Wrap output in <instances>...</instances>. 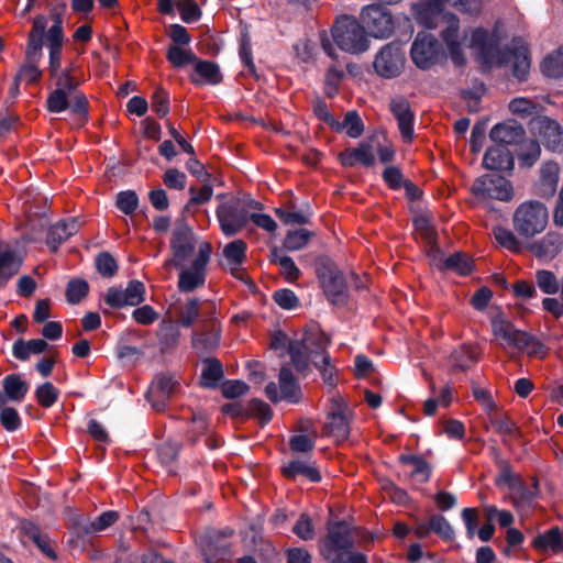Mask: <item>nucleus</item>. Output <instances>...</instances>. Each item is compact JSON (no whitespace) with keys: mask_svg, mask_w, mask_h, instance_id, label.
Here are the masks:
<instances>
[{"mask_svg":"<svg viewBox=\"0 0 563 563\" xmlns=\"http://www.w3.org/2000/svg\"><path fill=\"white\" fill-rule=\"evenodd\" d=\"M76 65L68 64L58 75L54 76L55 89L48 95L46 108L52 113L69 110L76 115L78 123H84L88 117V100L78 89L79 80L75 76Z\"/></svg>","mask_w":563,"mask_h":563,"instance_id":"obj_1","label":"nucleus"},{"mask_svg":"<svg viewBox=\"0 0 563 563\" xmlns=\"http://www.w3.org/2000/svg\"><path fill=\"white\" fill-rule=\"evenodd\" d=\"M329 344L330 339L323 332L316 331L307 334L301 342L289 344V354L298 372H306L312 363L320 371L323 382L333 386L335 368L327 353Z\"/></svg>","mask_w":563,"mask_h":563,"instance_id":"obj_2","label":"nucleus"},{"mask_svg":"<svg viewBox=\"0 0 563 563\" xmlns=\"http://www.w3.org/2000/svg\"><path fill=\"white\" fill-rule=\"evenodd\" d=\"M47 26V20L44 15H37L33 20V25L29 32L25 48L24 62L20 66L15 77L14 85L19 82L35 84L42 77V70L38 64L42 59L43 36Z\"/></svg>","mask_w":563,"mask_h":563,"instance_id":"obj_3","label":"nucleus"},{"mask_svg":"<svg viewBox=\"0 0 563 563\" xmlns=\"http://www.w3.org/2000/svg\"><path fill=\"white\" fill-rule=\"evenodd\" d=\"M530 132L537 142H530V153L527 158L537 161L540 156L542 144L551 152L563 151V128L560 123L549 117H537L530 121Z\"/></svg>","mask_w":563,"mask_h":563,"instance_id":"obj_4","label":"nucleus"},{"mask_svg":"<svg viewBox=\"0 0 563 563\" xmlns=\"http://www.w3.org/2000/svg\"><path fill=\"white\" fill-rule=\"evenodd\" d=\"M261 205L254 200L231 197L219 205L217 218L221 231L227 236L239 233L250 220V209L260 208Z\"/></svg>","mask_w":563,"mask_h":563,"instance_id":"obj_5","label":"nucleus"},{"mask_svg":"<svg viewBox=\"0 0 563 563\" xmlns=\"http://www.w3.org/2000/svg\"><path fill=\"white\" fill-rule=\"evenodd\" d=\"M548 221V208L538 200H528L520 203L512 216L514 229L523 238H532L543 232Z\"/></svg>","mask_w":563,"mask_h":563,"instance_id":"obj_6","label":"nucleus"},{"mask_svg":"<svg viewBox=\"0 0 563 563\" xmlns=\"http://www.w3.org/2000/svg\"><path fill=\"white\" fill-rule=\"evenodd\" d=\"M332 37L342 51L350 54H360L368 48L364 26L353 16L338 19L332 27Z\"/></svg>","mask_w":563,"mask_h":563,"instance_id":"obj_7","label":"nucleus"},{"mask_svg":"<svg viewBox=\"0 0 563 563\" xmlns=\"http://www.w3.org/2000/svg\"><path fill=\"white\" fill-rule=\"evenodd\" d=\"M212 254V246L202 240L198 244V254L188 267H179L178 289L183 292H191L202 287L206 283L207 265Z\"/></svg>","mask_w":563,"mask_h":563,"instance_id":"obj_8","label":"nucleus"},{"mask_svg":"<svg viewBox=\"0 0 563 563\" xmlns=\"http://www.w3.org/2000/svg\"><path fill=\"white\" fill-rule=\"evenodd\" d=\"M199 241L191 230L186 224H178L170 238V256L163 265L164 268L169 269L172 266L183 267L184 264L198 251Z\"/></svg>","mask_w":563,"mask_h":563,"instance_id":"obj_9","label":"nucleus"},{"mask_svg":"<svg viewBox=\"0 0 563 563\" xmlns=\"http://www.w3.org/2000/svg\"><path fill=\"white\" fill-rule=\"evenodd\" d=\"M489 62L497 66L510 65L514 76L520 80L526 79L531 66L528 47L521 40H514L510 45L489 57Z\"/></svg>","mask_w":563,"mask_h":563,"instance_id":"obj_10","label":"nucleus"},{"mask_svg":"<svg viewBox=\"0 0 563 563\" xmlns=\"http://www.w3.org/2000/svg\"><path fill=\"white\" fill-rule=\"evenodd\" d=\"M316 273L327 297L334 303L343 302L346 296V284L334 263L327 257L318 258Z\"/></svg>","mask_w":563,"mask_h":563,"instance_id":"obj_11","label":"nucleus"},{"mask_svg":"<svg viewBox=\"0 0 563 563\" xmlns=\"http://www.w3.org/2000/svg\"><path fill=\"white\" fill-rule=\"evenodd\" d=\"M352 547V538L347 525L336 522L328 528V534L321 543L320 551L330 563L342 561Z\"/></svg>","mask_w":563,"mask_h":563,"instance_id":"obj_12","label":"nucleus"},{"mask_svg":"<svg viewBox=\"0 0 563 563\" xmlns=\"http://www.w3.org/2000/svg\"><path fill=\"white\" fill-rule=\"evenodd\" d=\"M472 194L482 201L488 199L509 201L514 197L510 181L496 175H484L477 178L472 185Z\"/></svg>","mask_w":563,"mask_h":563,"instance_id":"obj_13","label":"nucleus"},{"mask_svg":"<svg viewBox=\"0 0 563 563\" xmlns=\"http://www.w3.org/2000/svg\"><path fill=\"white\" fill-rule=\"evenodd\" d=\"M405 53L396 43L385 45L374 60L375 71L384 78H394L401 74L405 67Z\"/></svg>","mask_w":563,"mask_h":563,"instance_id":"obj_14","label":"nucleus"},{"mask_svg":"<svg viewBox=\"0 0 563 563\" xmlns=\"http://www.w3.org/2000/svg\"><path fill=\"white\" fill-rule=\"evenodd\" d=\"M364 29L375 37H388L394 31V20L388 9L382 5H367L361 12Z\"/></svg>","mask_w":563,"mask_h":563,"instance_id":"obj_15","label":"nucleus"},{"mask_svg":"<svg viewBox=\"0 0 563 563\" xmlns=\"http://www.w3.org/2000/svg\"><path fill=\"white\" fill-rule=\"evenodd\" d=\"M279 391L277 385L271 382L265 387V395L273 402L280 400H287L290 402H298L301 397L300 387L292 375L291 371L287 367H283L279 372Z\"/></svg>","mask_w":563,"mask_h":563,"instance_id":"obj_16","label":"nucleus"},{"mask_svg":"<svg viewBox=\"0 0 563 563\" xmlns=\"http://www.w3.org/2000/svg\"><path fill=\"white\" fill-rule=\"evenodd\" d=\"M321 46L324 49V52L335 62L334 65H331L328 68L324 78L325 95L332 98L338 93L340 84L344 78L343 66H346V68L351 71V65L340 59V55L336 54L327 34H323L321 36Z\"/></svg>","mask_w":563,"mask_h":563,"instance_id":"obj_17","label":"nucleus"},{"mask_svg":"<svg viewBox=\"0 0 563 563\" xmlns=\"http://www.w3.org/2000/svg\"><path fill=\"white\" fill-rule=\"evenodd\" d=\"M440 45L430 34L419 33L411 46L412 62L421 69H428L438 60Z\"/></svg>","mask_w":563,"mask_h":563,"instance_id":"obj_18","label":"nucleus"},{"mask_svg":"<svg viewBox=\"0 0 563 563\" xmlns=\"http://www.w3.org/2000/svg\"><path fill=\"white\" fill-rule=\"evenodd\" d=\"M54 23L49 26L46 33V42L48 47V71L51 78L58 75V70L62 65V51L64 45V31H63V20L60 15L54 14L52 15Z\"/></svg>","mask_w":563,"mask_h":563,"instance_id":"obj_19","label":"nucleus"},{"mask_svg":"<svg viewBox=\"0 0 563 563\" xmlns=\"http://www.w3.org/2000/svg\"><path fill=\"white\" fill-rule=\"evenodd\" d=\"M145 286L139 280L129 282L125 289L111 287L108 289L104 301L111 308L137 306L144 301Z\"/></svg>","mask_w":563,"mask_h":563,"instance_id":"obj_20","label":"nucleus"},{"mask_svg":"<svg viewBox=\"0 0 563 563\" xmlns=\"http://www.w3.org/2000/svg\"><path fill=\"white\" fill-rule=\"evenodd\" d=\"M322 434L332 438L335 442H342L350 434V415L346 408L336 406L327 416Z\"/></svg>","mask_w":563,"mask_h":563,"instance_id":"obj_21","label":"nucleus"},{"mask_svg":"<svg viewBox=\"0 0 563 563\" xmlns=\"http://www.w3.org/2000/svg\"><path fill=\"white\" fill-rule=\"evenodd\" d=\"M177 387L178 384L172 376H157L146 394L152 407L157 411L163 410L165 408L166 400L175 394Z\"/></svg>","mask_w":563,"mask_h":563,"instance_id":"obj_22","label":"nucleus"},{"mask_svg":"<svg viewBox=\"0 0 563 563\" xmlns=\"http://www.w3.org/2000/svg\"><path fill=\"white\" fill-rule=\"evenodd\" d=\"M492 331L503 347H517L525 331L517 329L503 313L492 319Z\"/></svg>","mask_w":563,"mask_h":563,"instance_id":"obj_23","label":"nucleus"},{"mask_svg":"<svg viewBox=\"0 0 563 563\" xmlns=\"http://www.w3.org/2000/svg\"><path fill=\"white\" fill-rule=\"evenodd\" d=\"M390 111L398 121L401 137L410 142L413 136V113L410 110L408 100L401 97L393 99L390 102Z\"/></svg>","mask_w":563,"mask_h":563,"instance_id":"obj_24","label":"nucleus"},{"mask_svg":"<svg viewBox=\"0 0 563 563\" xmlns=\"http://www.w3.org/2000/svg\"><path fill=\"white\" fill-rule=\"evenodd\" d=\"M22 262L23 258L9 243L0 241V285L19 272Z\"/></svg>","mask_w":563,"mask_h":563,"instance_id":"obj_25","label":"nucleus"},{"mask_svg":"<svg viewBox=\"0 0 563 563\" xmlns=\"http://www.w3.org/2000/svg\"><path fill=\"white\" fill-rule=\"evenodd\" d=\"M561 167L556 162H545L540 168L538 194L542 198H551L558 188Z\"/></svg>","mask_w":563,"mask_h":563,"instance_id":"obj_26","label":"nucleus"},{"mask_svg":"<svg viewBox=\"0 0 563 563\" xmlns=\"http://www.w3.org/2000/svg\"><path fill=\"white\" fill-rule=\"evenodd\" d=\"M282 473L288 479H296L300 476L312 483L321 481L319 470L309 460L294 459L283 466Z\"/></svg>","mask_w":563,"mask_h":563,"instance_id":"obj_27","label":"nucleus"},{"mask_svg":"<svg viewBox=\"0 0 563 563\" xmlns=\"http://www.w3.org/2000/svg\"><path fill=\"white\" fill-rule=\"evenodd\" d=\"M3 391H0V407L9 400L21 402L29 391V384L18 374H10L3 378Z\"/></svg>","mask_w":563,"mask_h":563,"instance_id":"obj_28","label":"nucleus"},{"mask_svg":"<svg viewBox=\"0 0 563 563\" xmlns=\"http://www.w3.org/2000/svg\"><path fill=\"white\" fill-rule=\"evenodd\" d=\"M443 3H448V1L427 0L426 3L415 5L416 20L427 29H434L439 20L445 18L442 8Z\"/></svg>","mask_w":563,"mask_h":563,"instance_id":"obj_29","label":"nucleus"},{"mask_svg":"<svg viewBox=\"0 0 563 563\" xmlns=\"http://www.w3.org/2000/svg\"><path fill=\"white\" fill-rule=\"evenodd\" d=\"M399 462L405 467L404 475L406 477L419 484L429 481L431 467L424 459L417 455H401Z\"/></svg>","mask_w":563,"mask_h":563,"instance_id":"obj_30","label":"nucleus"},{"mask_svg":"<svg viewBox=\"0 0 563 563\" xmlns=\"http://www.w3.org/2000/svg\"><path fill=\"white\" fill-rule=\"evenodd\" d=\"M341 164L345 167H353L357 164L364 166H373L375 163V156L371 144L360 143L358 146L346 148L339 154Z\"/></svg>","mask_w":563,"mask_h":563,"instance_id":"obj_31","label":"nucleus"},{"mask_svg":"<svg viewBox=\"0 0 563 563\" xmlns=\"http://www.w3.org/2000/svg\"><path fill=\"white\" fill-rule=\"evenodd\" d=\"M525 135L523 128L515 121L496 124L489 133L493 142L499 145L515 144Z\"/></svg>","mask_w":563,"mask_h":563,"instance_id":"obj_32","label":"nucleus"},{"mask_svg":"<svg viewBox=\"0 0 563 563\" xmlns=\"http://www.w3.org/2000/svg\"><path fill=\"white\" fill-rule=\"evenodd\" d=\"M531 545L539 553L563 552V530L559 527H553L545 532L538 534L532 540Z\"/></svg>","mask_w":563,"mask_h":563,"instance_id":"obj_33","label":"nucleus"},{"mask_svg":"<svg viewBox=\"0 0 563 563\" xmlns=\"http://www.w3.org/2000/svg\"><path fill=\"white\" fill-rule=\"evenodd\" d=\"M79 222L75 218H69L54 224L47 234V245L53 252H56L58 246L68 240L79 230Z\"/></svg>","mask_w":563,"mask_h":563,"instance_id":"obj_34","label":"nucleus"},{"mask_svg":"<svg viewBox=\"0 0 563 563\" xmlns=\"http://www.w3.org/2000/svg\"><path fill=\"white\" fill-rule=\"evenodd\" d=\"M448 26L442 33V37L446 44L451 59L457 66L465 64V58L461 49V43L459 42V21L455 16L450 15Z\"/></svg>","mask_w":563,"mask_h":563,"instance_id":"obj_35","label":"nucleus"},{"mask_svg":"<svg viewBox=\"0 0 563 563\" xmlns=\"http://www.w3.org/2000/svg\"><path fill=\"white\" fill-rule=\"evenodd\" d=\"M562 247L563 235L559 232L550 231L532 245V251L540 258L552 260L562 251Z\"/></svg>","mask_w":563,"mask_h":563,"instance_id":"obj_36","label":"nucleus"},{"mask_svg":"<svg viewBox=\"0 0 563 563\" xmlns=\"http://www.w3.org/2000/svg\"><path fill=\"white\" fill-rule=\"evenodd\" d=\"M512 157L504 146H494L486 151L483 157V165L492 170H505L512 167Z\"/></svg>","mask_w":563,"mask_h":563,"instance_id":"obj_37","label":"nucleus"},{"mask_svg":"<svg viewBox=\"0 0 563 563\" xmlns=\"http://www.w3.org/2000/svg\"><path fill=\"white\" fill-rule=\"evenodd\" d=\"M246 243L243 240H234L228 243L223 249V256L228 264L231 265L232 274L241 278L240 265L246 258Z\"/></svg>","mask_w":563,"mask_h":563,"instance_id":"obj_38","label":"nucleus"},{"mask_svg":"<svg viewBox=\"0 0 563 563\" xmlns=\"http://www.w3.org/2000/svg\"><path fill=\"white\" fill-rule=\"evenodd\" d=\"M22 530L25 536L35 543V545L41 550V552L51 560H56L57 555L54 549V543L48 539V537L42 533L37 526L32 522H24L22 525Z\"/></svg>","mask_w":563,"mask_h":563,"instance_id":"obj_39","label":"nucleus"},{"mask_svg":"<svg viewBox=\"0 0 563 563\" xmlns=\"http://www.w3.org/2000/svg\"><path fill=\"white\" fill-rule=\"evenodd\" d=\"M195 64V73L197 76L200 77V79L192 76V82H207L211 85H217L222 80V76L217 64L208 60H197Z\"/></svg>","mask_w":563,"mask_h":563,"instance_id":"obj_40","label":"nucleus"},{"mask_svg":"<svg viewBox=\"0 0 563 563\" xmlns=\"http://www.w3.org/2000/svg\"><path fill=\"white\" fill-rule=\"evenodd\" d=\"M179 338L180 331L177 324L173 322L162 324L158 332L161 351L167 353L175 349L179 342Z\"/></svg>","mask_w":563,"mask_h":563,"instance_id":"obj_41","label":"nucleus"},{"mask_svg":"<svg viewBox=\"0 0 563 563\" xmlns=\"http://www.w3.org/2000/svg\"><path fill=\"white\" fill-rule=\"evenodd\" d=\"M338 125L339 128L332 126V130L335 132L345 131L352 139L361 136L364 131L363 121L356 111H349L342 122L338 120Z\"/></svg>","mask_w":563,"mask_h":563,"instance_id":"obj_42","label":"nucleus"},{"mask_svg":"<svg viewBox=\"0 0 563 563\" xmlns=\"http://www.w3.org/2000/svg\"><path fill=\"white\" fill-rule=\"evenodd\" d=\"M542 73L551 78L563 77V46L549 54L541 64Z\"/></svg>","mask_w":563,"mask_h":563,"instance_id":"obj_43","label":"nucleus"},{"mask_svg":"<svg viewBox=\"0 0 563 563\" xmlns=\"http://www.w3.org/2000/svg\"><path fill=\"white\" fill-rule=\"evenodd\" d=\"M452 365L464 371L477 362L476 351L473 346L463 344L451 354Z\"/></svg>","mask_w":563,"mask_h":563,"instance_id":"obj_44","label":"nucleus"},{"mask_svg":"<svg viewBox=\"0 0 563 563\" xmlns=\"http://www.w3.org/2000/svg\"><path fill=\"white\" fill-rule=\"evenodd\" d=\"M521 342L518 343L517 350L525 352L531 357L543 358L545 357L548 350L544 344L539 341L536 336L529 334L528 332H523Z\"/></svg>","mask_w":563,"mask_h":563,"instance_id":"obj_45","label":"nucleus"},{"mask_svg":"<svg viewBox=\"0 0 563 563\" xmlns=\"http://www.w3.org/2000/svg\"><path fill=\"white\" fill-rule=\"evenodd\" d=\"M167 60L177 68L194 64L197 56L191 49L183 48L179 45H170L166 54Z\"/></svg>","mask_w":563,"mask_h":563,"instance_id":"obj_46","label":"nucleus"},{"mask_svg":"<svg viewBox=\"0 0 563 563\" xmlns=\"http://www.w3.org/2000/svg\"><path fill=\"white\" fill-rule=\"evenodd\" d=\"M223 376L222 365L218 360H208L201 372L200 383L203 387H216Z\"/></svg>","mask_w":563,"mask_h":563,"instance_id":"obj_47","label":"nucleus"},{"mask_svg":"<svg viewBox=\"0 0 563 563\" xmlns=\"http://www.w3.org/2000/svg\"><path fill=\"white\" fill-rule=\"evenodd\" d=\"M246 416L254 417L262 424L268 423L273 418V410L268 404L261 399H252L246 407Z\"/></svg>","mask_w":563,"mask_h":563,"instance_id":"obj_48","label":"nucleus"},{"mask_svg":"<svg viewBox=\"0 0 563 563\" xmlns=\"http://www.w3.org/2000/svg\"><path fill=\"white\" fill-rule=\"evenodd\" d=\"M199 317V300L190 298L178 311V324L189 328Z\"/></svg>","mask_w":563,"mask_h":563,"instance_id":"obj_49","label":"nucleus"},{"mask_svg":"<svg viewBox=\"0 0 563 563\" xmlns=\"http://www.w3.org/2000/svg\"><path fill=\"white\" fill-rule=\"evenodd\" d=\"M59 397V390L49 382L40 385L35 389V398L40 406L51 408Z\"/></svg>","mask_w":563,"mask_h":563,"instance_id":"obj_50","label":"nucleus"},{"mask_svg":"<svg viewBox=\"0 0 563 563\" xmlns=\"http://www.w3.org/2000/svg\"><path fill=\"white\" fill-rule=\"evenodd\" d=\"M536 282L538 287L548 295H554L560 290V282L553 272L540 269L536 273Z\"/></svg>","mask_w":563,"mask_h":563,"instance_id":"obj_51","label":"nucleus"},{"mask_svg":"<svg viewBox=\"0 0 563 563\" xmlns=\"http://www.w3.org/2000/svg\"><path fill=\"white\" fill-rule=\"evenodd\" d=\"M518 486L510 489L515 506L529 504L538 494V482L536 479H533L532 488L526 487L521 479L518 482Z\"/></svg>","mask_w":563,"mask_h":563,"instance_id":"obj_52","label":"nucleus"},{"mask_svg":"<svg viewBox=\"0 0 563 563\" xmlns=\"http://www.w3.org/2000/svg\"><path fill=\"white\" fill-rule=\"evenodd\" d=\"M312 233L306 229L289 231L284 240V246L289 251H298L305 247Z\"/></svg>","mask_w":563,"mask_h":563,"instance_id":"obj_53","label":"nucleus"},{"mask_svg":"<svg viewBox=\"0 0 563 563\" xmlns=\"http://www.w3.org/2000/svg\"><path fill=\"white\" fill-rule=\"evenodd\" d=\"M444 267L460 275H467L472 272V261L464 253H455L444 261Z\"/></svg>","mask_w":563,"mask_h":563,"instance_id":"obj_54","label":"nucleus"},{"mask_svg":"<svg viewBox=\"0 0 563 563\" xmlns=\"http://www.w3.org/2000/svg\"><path fill=\"white\" fill-rule=\"evenodd\" d=\"M509 110L525 119L538 112V104L531 99L519 97L509 102Z\"/></svg>","mask_w":563,"mask_h":563,"instance_id":"obj_55","label":"nucleus"},{"mask_svg":"<svg viewBox=\"0 0 563 563\" xmlns=\"http://www.w3.org/2000/svg\"><path fill=\"white\" fill-rule=\"evenodd\" d=\"M115 206L124 214H132L139 207V197L133 190L120 191L117 195Z\"/></svg>","mask_w":563,"mask_h":563,"instance_id":"obj_56","label":"nucleus"},{"mask_svg":"<svg viewBox=\"0 0 563 563\" xmlns=\"http://www.w3.org/2000/svg\"><path fill=\"white\" fill-rule=\"evenodd\" d=\"M89 286L82 279L70 280L66 288V298L69 303H78L88 294Z\"/></svg>","mask_w":563,"mask_h":563,"instance_id":"obj_57","label":"nucleus"},{"mask_svg":"<svg viewBox=\"0 0 563 563\" xmlns=\"http://www.w3.org/2000/svg\"><path fill=\"white\" fill-rule=\"evenodd\" d=\"M177 8L181 20L186 23L195 22L200 18L201 12L195 0H179Z\"/></svg>","mask_w":563,"mask_h":563,"instance_id":"obj_58","label":"nucleus"},{"mask_svg":"<svg viewBox=\"0 0 563 563\" xmlns=\"http://www.w3.org/2000/svg\"><path fill=\"white\" fill-rule=\"evenodd\" d=\"M493 234H494V238L496 239V241L501 246H504L510 251H514V252L519 251V249H520L519 241L517 240V238L510 230H508L506 228L497 227L494 229Z\"/></svg>","mask_w":563,"mask_h":563,"instance_id":"obj_59","label":"nucleus"},{"mask_svg":"<svg viewBox=\"0 0 563 563\" xmlns=\"http://www.w3.org/2000/svg\"><path fill=\"white\" fill-rule=\"evenodd\" d=\"M119 518L117 511H104L99 515L96 520L91 521L88 527L85 528L86 532H98L103 531L108 527L112 526Z\"/></svg>","mask_w":563,"mask_h":563,"instance_id":"obj_60","label":"nucleus"},{"mask_svg":"<svg viewBox=\"0 0 563 563\" xmlns=\"http://www.w3.org/2000/svg\"><path fill=\"white\" fill-rule=\"evenodd\" d=\"M0 422L2 427L10 432L18 430L21 426V419L18 411L14 408L0 407Z\"/></svg>","mask_w":563,"mask_h":563,"instance_id":"obj_61","label":"nucleus"},{"mask_svg":"<svg viewBox=\"0 0 563 563\" xmlns=\"http://www.w3.org/2000/svg\"><path fill=\"white\" fill-rule=\"evenodd\" d=\"M430 530L439 534L444 540H452L454 531L449 521L440 515H434L430 518Z\"/></svg>","mask_w":563,"mask_h":563,"instance_id":"obj_62","label":"nucleus"},{"mask_svg":"<svg viewBox=\"0 0 563 563\" xmlns=\"http://www.w3.org/2000/svg\"><path fill=\"white\" fill-rule=\"evenodd\" d=\"M294 533L303 541L314 538V528L311 519L306 514H301L292 528Z\"/></svg>","mask_w":563,"mask_h":563,"instance_id":"obj_63","label":"nucleus"},{"mask_svg":"<svg viewBox=\"0 0 563 563\" xmlns=\"http://www.w3.org/2000/svg\"><path fill=\"white\" fill-rule=\"evenodd\" d=\"M96 266L98 272L104 277H112L118 271L115 260L111 254L106 252L97 256Z\"/></svg>","mask_w":563,"mask_h":563,"instance_id":"obj_64","label":"nucleus"}]
</instances>
